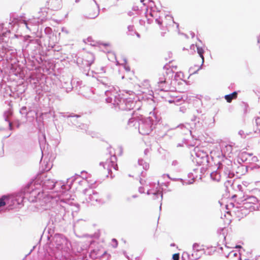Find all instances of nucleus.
Segmentation results:
<instances>
[{"label":"nucleus","instance_id":"1","mask_svg":"<svg viewBox=\"0 0 260 260\" xmlns=\"http://www.w3.org/2000/svg\"><path fill=\"white\" fill-rule=\"evenodd\" d=\"M125 93L129 95H133L134 93L132 91H126ZM105 94L107 96L106 102L113 104L116 109L131 110L135 106L136 101L134 98L128 97L127 95L123 94L121 96L113 86L105 90Z\"/></svg>","mask_w":260,"mask_h":260},{"label":"nucleus","instance_id":"2","mask_svg":"<svg viewBox=\"0 0 260 260\" xmlns=\"http://www.w3.org/2000/svg\"><path fill=\"white\" fill-rule=\"evenodd\" d=\"M57 195H53L52 193L42 192L41 188L33 184L31 187V192H29L28 201L35 202V207L38 211L51 210L55 201L57 200Z\"/></svg>","mask_w":260,"mask_h":260},{"label":"nucleus","instance_id":"3","mask_svg":"<svg viewBox=\"0 0 260 260\" xmlns=\"http://www.w3.org/2000/svg\"><path fill=\"white\" fill-rule=\"evenodd\" d=\"M30 183L35 184L36 186L41 188L42 192L49 193L47 190L54 189L56 194H60V187H62L61 181H54L53 180L48 178L44 173L39 174L34 180Z\"/></svg>","mask_w":260,"mask_h":260},{"label":"nucleus","instance_id":"4","mask_svg":"<svg viewBox=\"0 0 260 260\" xmlns=\"http://www.w3.org/2000/svg\"><path fill=\"white\" fill-rule=\"evenodd\" d=\"M168 66L167 64L164 66V70L165 71L159 76L157 83V89L160 91L167 92L173 91L175 89L172 86L174 72L172 69L168 68Z\"/></svg>","mask_w":260,"mask_h":260},{"label":"nucleus","instance_id":"5","mask_svg":"<svg viewBox=\"0 0 260 260\" xmlns=\"http://www.w3.org/2000/svg\"><path fill=\"white\" fill-rule=\"evenodd\" d=\"M28 39L25 40L27 44L25 49L31 54V55L40 56L46 51L47 43L44 42L40 39H31L30 36L27 37Z\"/></svg>","mask_w":260,"mask_h":260},{"label":"nucleus","instance_id":"6","mask_svg":"<svg viewBox=\"0 0 260 260\" xmlns=\"http://www.w3.org/2000/svg\"><path fill=\"white\" fill-rule=\"evenodd\" d=\"M17 56L16 49L7 45L3 46L0 49V64L4 66L6 63L7 66L15 64L18 62Z\"/></svg>","mask_w":260,"mask_h":260},{"label":"nucleus","instance_id":"7","mask_svg":"<svg viewBox=\"0 0 260 260\" xmlns=\"http://www.w3.org/2000/svg\"><path fill=\"white\" fill-rule=\"evenodd\" d=\"M57 195L58 201L55 202L51 210L55 214V218L60 221L61 220H64L67 213L69 212L67 208L69 205L64 201L61 194L58 193ZM51 215L53 216L54 214H52Z\"/></svg>","mask_w":260,"mask_h":260},{"label":"nucleus","instance_id":"8","mask_svg":"<svg viewBox=\"0 0 260 260\" xmlns=\"http://www.w3.org/2000/svg\"><path fill=\"white\" fill-rule=\"evenodd\" d=\"M193 152L195 157L193 158V161L196 162L199 166H208L210 162V159H213V157L211 156H210L207 152L202 148L196 147L194 148Z\"/></svg>","mask_w":260,"mask_h":260},{"label":"nucleus","instance_id":"9","mask_svg":"<svg viewBox=\"0 0 260 260\" xmlns=\"http://www.w3.org/2000/svg\"><path fill=\"white\" fill-rule=\"evenodd\" d=\"M153 121L150 117L142 118L138 120L139 132L142 135H148L152 131Z\"/></svg>","mask_w":260,"mask_h":260},{"label":"nucleus","instance_id":"10","mask_svg":"<svg viewBox=\"0 0 260 260\" xmlns=\"http://www.w3.org/2000/svg\"><path fill=\"white\" fill-rule=\"evenodd\" d=\"M209 117L205 114H202L200 115H193L191 118V121L192 124H194V127L196 129L201 131L203 129L210 125L208 122Z\"/></svg>","mask_w":260,"mask_h":260},{"label":"nucleus","instance_id":"11","mask_svg":"<svg viewBox=\"0 0 260 260\" xmlns=\"http://www.w3.org/2000/svg\"><path fill=\"white\" fill-rule=\"evenodd\" d=\"M32 186H33V183H28L25 187L21 189V191L14 196V201H16L19 206L23 205L24 200L25 198H27L28 200V197L29 196V192H31Z\"/></svg>","mask_w":260,"mask_h":260},{"label":"nucleus","instance_id":"12","mask_svg":"<svg viewBox=\"0 0 260 260\" xmlns=\"http://www.w3.org/2000/svg\"><path fill=\"white\" fill-rule=\"evenodd\" d=\"M144 83L146 87L142 88L140 86L141 89L137 93V97L138 100L139 101H147L149 100H152L153 98V94L152 90L149 89V84L148 81H145Z\"/></svg>","mask_w":260,"mask_h":260},{"label":"nucleus","instance_id":"13","mask_svg":"<svg viewBox=\"0 0 260 260\" xmlns=\"http://www.w3.org/2000/svg\"><path fill=\"white\" fill-rule=\"evenodd\" d=\"M26 82L30 87L35 90L37 94H41L43 91V87L36 75H30L29 77L26 79Z\"/></svg>","mask_w":260,"mask_h":260},{"label":"nucleus","instance_id":"14","mask_svg":"<svg viewBox=\"0 0 260 260\" xmlns=\"http://www.w3.org/2000/svg\"><path fill=\"white\" fill-rule=\"evenodd\" d=\"M91 73L92 74V76L96 79L99 83V87L104 86L106 88H109L113 86L111 80L108 77L101 76L99 72L92 71Z\"/></svg>","mask_w":260,"mask_h":260},{"label":"nucleus","instance_id":"15","mask_svg":"<svg viewBox=\"0 0 260 260\" xmlns=\"http://www.w3.org/2000/svg\"><path fill=\"white\" fill-rule=\"evenodd\" d=\"M52 242L56 248L62 249L64 246L68 247L69 241L63 235L55 234L52 238Z\"/></svg>","mask_w":260,"mask_h":260},{"label":"nucleus","instance_id":"16","mask_svg":"<svg viewBox=\"0 0 260 260\" xmlns=\"http://www.w3.org/2000/svg\"><path fill=\"white\" fill-rule=\"evenodd\" d=\"M94 60V56L92 53H89L86 54V59L83 63V67H80V70L82 73L86 76H90L89 73L90 66Z\"/></svg>","mask_w":260,"mask_h":260},{"label":"nucleus","instance_id":"17","mask_svg":"<svg viewBox=\"0 0 260 260\" xmlns=\"http://www.w3.org/2000/svg\"><path fill=\"white\" fill-rule=\"evenodd\" d=\"M241 201L243 202V206L245 208L248 209L250 211L254 210L251 209L250 207L253 206L257 205L256 203L258 202L257 199L253 196H249L247 194H243L241 198Z\"/></svg>","mask_w":260,"mask_h":260},{"label":"nucleus","instance_id":"18","mask_svg":"<svg viewBox=\"0 0 260 260\" xmlns=\"http://www.w3.org/2000/svg\"><path fill=\"white\" fill-rule=\"evenodd\" d=\"M25 90L24 86L22 84L17 85L14 87H8L6 89L8 92L6 94H9V96L15 98H19L24 92Z\"/></svg>","mask_w":260,"mask_h":260},{"label":"nucleus","instance_id":"19","mask_svg":"<svg viewBox=\"0 0 260 260\" xmlns=\"http://www.w3.org/2000/svg\"><path fill=\"white\" fill-rule=\"evenodd\" d=\"M218 165V170L222 172V176L226 178H232L234 176V173L231 171V165H228L227 166L223 165L222 163L219 161L217 162Z\"/></svg>","mask_w":260,"mask_h":260},{"label":"nucleus","instance_id":"20","mask_svg":"<svg viewBox=\"0 0 260 260\" xmlns=\"http://www.w3.org/2000/svg\"><path fill=\"white\" fill-rule=\"evenodd\" d=\"M45 36L42 35L41 39L44 42H49L51 41H58L56 35L53 32L52 28L50 27H46L44 29Z\"/></svg>","mask_w":260,"mask_h":260},{"label":"nucleus","instance_id":"21","mask_svg":"<svg viewBox=\"0 0 260 260\" xmlns=\"http://www.w3.org/2000/svg\"><path fill=\"white\" fill-rule=\"evenodd\" d=\"M10 21L11 22H9L10 24L15 25L16 24H19V23L23 24L28 29H29L30 30H31V28H30V27L29 26L28 21L24 19V16H20V17L17 16V17H16L15 16V14H10Z\"/></svg>","mask_w":260,"mask_h":260},{"label":"nucleus","instance_id":"22","mask_svg":"<svg viewBox=\"0 0 260 260\" xmlns=\"http://www.w3.org/2000/svg\"><path fill=\"white\" fill-rule=\"evenodd\" d=\"M61 116L67 118V122L70 125L78 126L79 124L77 118L80 117V115L75 114L74 113H61Z\"/></svg>","mask_w":260,"mask_h":260},{"label":"nucleus","instance_id":"23","mask_svg":"<svg viewBox=\"0 0 260 260\" xmlns=\"http://www.w3.org/2000/svg\"><path fill=\"white\" fill-rule=\"evenodd\" d=\"M7 68L10 69L9 73L11 76H15L19 78H22L23 75V73L22 69L18 66L16 63L9 65Z\"/></svg>","mask_w":260,"mask_h":260},{"label":"nucleus","instance_id":"24","mask_svg":"<svg viewBox=\"0 0 260 260\" xmlns=\"http://www.w3.org/2000/svg\"><path fill=\"white\" fill-rule=\"evenodd\" d=\"M150 186L153 187L152 189H148L147 191V194L150 195L152 194L153 195V199L155 200L158 198V196L160 195L161 200L162 199V193L160 192L159 188V182L156 185L155 183H150Z\"/></svg>","mask_w":260,"mask_h":260},{"label":"nucleus","instance_id":"25","mask_svg":"<svg viewBox=\"0 0 260 260\" xmlns=\"http://www.w3.org/2000/svg\"><path fill=\"white\" fill-rule=\"evenodd\" d=\"M76 179L75 178L72 177L67 179L66 184L62 182V184L63 185V186L60 187L59 190V193L61 196H63V194L71 188V186L74 182L76 181Z\"/></svg>","mask_w":260,"mask_h":260},{"label":"nucleus","instance_id":"26","mask_svg":"<svg viewBox=\"0 0 260 260\" xmlns=\"http://www.w3.org/2000/svg\"><path fill=\"white\" fill-rule=\"evenodd\" d=\"M31 58H29L28 59L27 64L28 66H30L32 68H37L43 61L40 56L31 55Z\"/></svg>","mask_w":260,"mask_h":260},{"label":"nucleus","instance_id":"27","mask_svg":"<svg viewBox=\"0 0 260 260\" xmlns=\"http://www.w3.org/2000/svg\"><path fill=\"white\" fill-rule=\"evenodd\" d=\"M57 42V41H51L47 43L46 51L59 52L61 50V47L55 44Z\"/></svg>","mask_w":260,"mask_h":260},{"label":"nucleus","instance_id":"28","mask_svg":"<svg viewBox=\"0 0 260 260\" xmlns=\"http://www.w3.org/2000/svg\"><path fill=\"white\" fill-rule=\"evenodd\" d=\"M110 155L111 156L110 160L107 159L105 162H101L100 165L103 166L104 168H105V165H108V167L111 165L114 169L116 170L117 168H118L117 165L115 164L117 159L116 156L115 155H111V154H110Z\"/></svg>","mask_w":260,"mask_h":260},{"label":"nucleus","instance_id":"29","mask_svg":"<svg viewBox=\"0 0 260 260\" xmlns=\"http://www.w3.org/2000/svg\"><path fill=\"white\" fill-rule=\"evenodd\" d=\"M232 150L233 147L232 145L229 144H226L225 145H222V148L221 149V153L222 154V156L223 157H230V155L232 154Z\"/></svg>","mask_w":260,"mask_h":260},{"label":"nucleus","instance_id":"30","mask_svg":"<svg viewBox=\"0 0 260 260\" xmlns=\"http://www.w3.org/2000/svg\"><path fill=\"white\" fill-rule=\"evenodd\" d=\"M204 253V249L192 250L191 254L186 253L189 260H197L199 259Z\"/></svg>","mask_w":260,"mask_h":260},{"label":"nucleus","instance_id":"31","mask_svg":"<svg viewBox=\"0 0 260 260\" xmlns=\"http://www.w3.org/2000/svg\"><path fill=\"white\" fill-rule=\"evenodd\" d=\"M95 4V8L94 10L88 14L84 15V17L87 19H94L96 18L100 14V8L95 0H93Z\"/></svg>","mask_w":260,"mask_h":260},{"label":"nucleus","instance_id":"32","mask_svg":"<svg viewBox=\"0 0 260 260\" xmlns=\"http://www.w3.org/2000/svg\"><path fill=\"white\" fill-rule=\"evenodd\" d=\"M239 135L242 138L245 139L247 136H250V138H255L258 136H260V129L255 131L253 132H249L248 133H245L243 130H240L238 133Z\"/></svg>","mask_w":260,"mask_h":260},{"label":"nucleus","instance_id":"33","mask_svg":"<svg viewBox=\"0 0 260 260\" xmlns=\"http://www.w3.org/2000/svg\"><path fill=\"white\" fill-rule=\"evenodd\" d=\"M176 128L180 130L181 133L183 135H187L191 134V131L189 129V125L188 123L186 124H180Z\"/></svg>","mask_w":260,"mask_h":260},{"label":"nucleus","instance_id":"34","mask_svg":"<svg viewBox=\"0 0 260 260\" xmlns=\"http://www.w3.org/2000/svg\"><path fill=\"white\" fill-rule=\"evenodd\" d=\"M12 111L11 109H9L4 113L5 120L8 122L10 130H12L13 128V124L9 119V117L12 115Z\"/></svg>","mask_w":260,"mask_h":260},{"label":"nucleus","instance_id":"35","mask_svg":"<svg viewBox=\"0 0 260 260\" xmlns=\"http://www.w3.org/2000/svg\"><path fill=\"white\" fill-rule=\"evenodd\" d=\"M73 80L70 81H66L62 83V91H64L66 93H69L71 91L73 88Z\"/></svg>","mask_w":260,"mask_h":260},{"label":"nucleus","instance_id":"36","mask_svg":"<svg viewBox=\"0 0 260 260\" xmlns=\"http://www.w3.org/2000/svg\"><path fill=\"white\" fill-rule=\"evenodd\" d=\"M47 3L53 10H57L61 8V0H48Z\"/></svg>","mask_w":260,"mask_h":260},{"label":"nucleus","instance_id":"37","mask_svg":"<svg viewBox=\"0 0 260 260\" xmlns=\"http://www.w3.org/2000/svg\"><path fill=\"white\" fill-rule=\"evenodd\" d=\"M5 198L4 199V201L5 202V204L4 205V206L6 204H9L10 206H11L10 208L11 209L12 208H18L19 207V205L17 204V202L16 201H14V197L9 198H7V196H5ZM3 207V206H2Z\"/></svg>","mask_w":260,"mask_h":260},{"label":"nucleus","instance_id":"38","mask_svg":"<svg viewBox=\"0 0 260 260\" xmlns=\"http://www.w3.org/2000/svg\"><path fill=\"white\" fill-rule=\"evenodd\" d=\"M156 14V12L152 11V10H151V11L149 12V15L151 17L155 18V22L159 25L160 28L163 30L164 26H162V20L161 19L160 16H159L158 17H157Z\"/></svg>","mask_w":260,"mask_h":260},{"label":"nucleus","instance_id":"39","mask_svg":"<svg viewBox=\"0 0 260 260\" xmlns=\"http://www.w3.org/2000/svg\"><path fill=\"white\" fill-rule=\"evenodd\" d=\"M221 172L219 170H217L210 174V177L212 180L215 181H219L221 177Z\"/></svg>","mask_w":260,"mask_h":260},{"label":"nucleus","instance_id":"40","mask_svg":"<svg viewBox=\"0 0 260 260\" xmlns=\"http://www.w3.org/2000/svg\"><path fill=\"white\" fill-rule=\"evenodd\" d=\"M87 191L90 192L89 199L90 201H98V198L95 197V196L98 195V193L92 189H87L84 190V192L85 194L86 193V192Z\"/></svg>","mask_w":260,"mask_h":260},{"label":"nucleus","instance_id":"41","mask_svg":"<svg viewBox=\"0 0 260 260\" xmlns=\"http://www.w3.org/2000/svg\"><path fill=\"white\" fill-rule=\"evenodd\" d=\"M237 97V92L236 91H234L232 93L225 95L224 96L225 99L228 103L231 102L233 99H235Z\"/></svg>","mask_w":260,"mask_h":260},{"label":"nucleus","instance_id":"42","mask_svg":"<svg viewBox=\"0 0 260 260\" xmlns=\"http://www.w3.org/2000/svg\"><path fill=\"white\" fill-rule=\"evenodd\" d=\"M48 9L46 8H42L40 9L39 14H40V17L42 20L47 18Z\"/></svg>","mask_w":260,"mask_h":260},{"label":"nucleus","instance_id":"43","mask_svg":"<svg viewBox=\"0 0 260 260\" xmlns=\"http://www.w3.org/2000/svg\"><path fill=\"white\" fill-rule=\"evenodd\" d=\"M197 177H198V176L197 175L194 176L193 175V173L192 172L188 173V177L189 178H191V180H188L187 182L184 183V184L186 185L193 184V183L194 182V180Z\"/></svg>","mask_w":260,"mask_h":260},{"label":"nucleus","instance_id":"44","mask_svg":"<svg viewBox=\"0 0 260 260\" xmlns=\"http://www.w3.org/2000/svg\"><path fill=\"white\" fill-rule=\"evenodd\" d=\"M196 47L197 49V52L199 54L200 57L202 58V64H203L204 62V50L203 49L202 47H199L197 45H196Z\"/></svg>","mask_w":260,"mask_h":260},{"label":"nucleus","instance_id":"45","mask_svg":"<svg viewBox=\"0 0 260 260\" xmlns=\"http://www.w3.org/2000/svg\"><path fill=\"white\" fill-rule=\"evenodd\" d=\"M32 112L29 108H28L26 106L22 107L20 110V113L21 115L26 116L29 113Z\"/></svg>","mask_w":260,"mask_h":260},{"label":"nucleus","instance_id":"46","mask_svg":"<svg viewBox=\"0 0 260 260\" xmlns=\"http://www.w3.org/2000/svg\"><path fill=\"white\" fill-rule=\"evenodd\" d=\"M224 254L226 257H238V260H241V258L240 256L239 255V254H238V253L236 251L232 250L231 252H230L228 255H226L225 254Z\"/></svg>","mask_w":260,"mask_h":260},{"label":"nucleus","instance_id":"47","mask_svg":"<svg viewBox=\"0 0 260 260\" xmlns=\"http://www.w3.org/2000/svg\"><path fill=\"white\" fill-rule=\"evenodd\" d=\"M202 64L200 67L197 65H195L194 67L190 68L189 72L192 74H196L200 69H202Z\"/></svg>","mask_w":260,"mask_h":260},{"label":"nucleus","instance_id":"48","mask_svg":"<svg viewBox=\"0 0 260 260\" xmlns=\"http://www.w3.org/2000/svg\"><path fill=\"white\" fill-rule=\"evenodd\" d=\"M137 123H138V121L134 117L128 118L127 121V125L130 127L135 126Z\"/></svg>","mask_w":260,"mask_h":260},{"label":"nucleus","instance_id":"49","mask_svg":"<svg viewBox=\"0 0 260 260\" xmlns=\"http://www.w3.org/2000/svg\"><path fill=\"white\" fill-rule=\"evenodd\" d=\"M85 59L80 56L76 57V63L80 69L81 67H83V63Z\"/></svg>","mask_w":260,"mask_h":260},{"label":"nucleus","instance_id":"50","mask_svg":"<svg viewBox=\"0 0 260 260\" xmlns=\"http://www.w3.org/2000/svg\"><path fill=\"white\" fill-rule=\"evenodd\" d=\"M44 260H56V258L48 253L45 254Z\"/></svg>","mask_w":260,"mask_h":260},{"label":"nucleus","instance_id":"51","mask_svg":"<svg viewBox=\"0 0 260 260\" xmlns=\"http://www.w3.org/2000/svg\"><path fill=\"white\" fill-rule=\"evenodd\" d=\"M166 18L167 19H168V20H170V21H172V22H173V23H175V24H176V27H177V28L178 29L179 28V23H176V22L174 21L173 18V17H172V16H171V15H166Z\"/></svg>","mask_w":260,"mask_h":260},{"label":"nucleus","instance_id":"52","mask_svg":"<svg viewBox=\"0 0 260 260\" xmlns=\"http://www.w3.org/2000/svg\"><path fill=\"white\" fill-rule=\"evenodd\" d=\"M233 180H228L224 182V186L226 189L228 188L229 186H232L233 185Z\"/></svg>","mask_w":260,"mask_h":260},{"label":"nucleus","instance_id":"53","mask_svg":"<svg viewBox=\"0 0 260 260\" xmlns=\"http://www.w3.org/2000/svg\"><path fill=\"white\" fill-rule=\"evenodd\" d=\"M10 34V30H6V31H2L1 32H0V37H6L7 35H9Z\"/></svg>","mask_w":260,"mask_h":260},{"label":"nucleus","instance_id":"54","mask_svg":"<svg viewBox=\"0 0 260 260\" xmlns=\"http://www.w3.org/2000/svg\"><path fill=\"white\" fill-rule=\"evenodd\" d=\"M79 128H80L81 129H84L85 131H86L87 129L88 128V125L86 124H81V125H79L77 126Z\"/></svg>","mask_w":260,"mask_h":260},{"label":"nucleus","instance_id":"55","mask_svg":"<svg viewBox=\"0 0 260 260\" xmlns=\"http://www.w3.org/2000/svg\"><path fill=\"white\" fill-rule=\"evenodd\" d=\"M112 246L113 248H116L118 246V241L116 239H112Z\"/></svg>","mask_w":260,"mask_h":260},{"label":"nucleus","instance_id":"56","mask_svg":"<svg viewBox=\"0 0 260 260\" xmlns=\"http://www.w3.org/2000/svg\"><path fill=\"white\" fill-rule=\"evenodd\" d=\"M246 153H242L241 155V160L242 161H245L247 160V157Z\"/></svg>","mask_w":260,"mask_h":260},{"label":"nucleus","instance_id":"57","mask_svg":"<svg viewBox=\"0 0 260 260\" xmlns=\"http://www.w3.org/2000/svg\"><path fill=\"white\" fill-rule=\"evenodd\" d=\"M170 179L172 180V181H174L179 180V181L182 182L183 185L185 184L184 180L182 179H181V178H170Z\"/></svg>","mask_w":260,"mask_h":260},{"label":"nucleus","instance_id":"58","mask_svg":"<svg viewBox=\"0 0 260 260\" xmlns=\"http://www.w3.org/2000/svg\"><path fill=\"white\" fill-rule=\"evenodd\" d=\"M255 122L256 126H260V116L255 118Z\"/></svg>","mask_w":260,"mask_h":260},{"label":"nucleus","instance_id":"59","mask_svg":"<svg viewBox=\"0 0 260 260\" xmlns=\"http://www.w3.org/2000/svg\"><path fill=\"white\" fill-rule=\"evenodd\" d=\"M180 257L179 253H175L173 255L172 258L173 260H179Z\"/></svg>","mask_w":260,"mask_h":260},{"label":"nucleus","instance_id":"60","mask_svg":"<svg viewBox=\"0 0 260 260\" xmlns=\"http://www.w3.org/2000/svg\"><path fill=\"white\" fill-rule=\"evenodd\" d=\"M142 166L143 167V168L145 170H147L149 167V164H148L146 162H144V164H142Z\"/></svg>","mask_w":260,"mask_h":260},{"label":"nucleus","instance_id":"61","mask_svg":"<svg viewBox=\"0 0 260 260\" xmlns=\"http://www.w3.org/2000/svg\"><path fill=\"white\" fill-rule=\"evenodd\" d=\"M44 142H46V137H45V135H43V140H39L40 147H41V149H42V145H43Z\"/></svg>","mask_w":260,"mask_h":260},{"label":"nucleus","instance_id":"62","mask_svg":"<svg viewBox=\"0 0 260 260\" xmlns=\"http://www.w3.org/2000/svg\"><path fill=\"white\" fill-rule=\"evenodd\" d=\"M250 208L251 209H253L254 210H260V204H259L258 205H256V206H251Z\"/></svg>","mask_w":260,"mask_h":260},{"label":"nucleus","instance_id":"63","mask_svg":"<svg viewBox=\"0 0 260 260\" xmlns=\"http://www.w3.org/2000/svg\"><path fill=\"white\" fill-rule=\"evenodd\" d=\"M49 164H47L45 165V167L44 168L42 169V170H43L45 172H48L49 171L51 168L49 166Z\"/></svg>","mask_w":260,"mask_h":260},{"label":"nucleus","instance_id":"64","mask_svg":"<svg viewBox=\"0 0 260 260\" xmlns=\"http://www.w3.org/2000/svg\"><path fill=\"white\" fill-rule=\"evenodd\" d=\"M200 247L199 245L197 243L193 244L192 246V250H196L197 249H199V247Z\"/></svg>","mask_w":260,"mask_h":260}]
</instances>
